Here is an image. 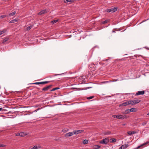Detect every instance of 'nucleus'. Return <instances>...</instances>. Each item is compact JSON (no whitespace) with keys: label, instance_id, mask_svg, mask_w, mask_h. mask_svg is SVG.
<instances>
[{"label":"nucleus","instance_id":"obj_1","mask_svg":"<svg viewBox=\"0 0 149 149\" xmlns=\"http://www.w3.org/2000/svg\"><path fill=\"white\" fill-rule=\"evenodd\" d=\"M112 117L114 118H116L118 119L123 120L127 118V117L125 115H123L121 114H118L116 115H113Z\"/></svg>","mask_w":149,"mask_h":149},{"label":"nucleus","instance_id":"obj_2","mask_svg":"<svg viewBox=\"0 0 149 149\" xmlns=\"http://www.w3.org/2000/svg\"><path fill=\"white\" fill-rule=\"evenodd\" d=\"M109 141V139L108 138H105L101 141L100 143L102 144H107Z\"/></svg>","mask_w":149,"mask_h":149},{"label":"nucleus","instance_id":"obj_3","mask_svg":"<svg viewBox=\"0 0 149 149\" xmlns=\"http://www.w3.org/2000/svg\"><path fill=\"white\" fill-rule=\"evenodd\" d=\"M17 136H20L22 137H24L27 135V133L25 132H22L19 133H17L15 134Z\"/></svg>","mask_w":149,"mask_h":149},{"label":"nucleus","instance_id":"obj_4","mask_svg":"<svg viewBox=\"0 0 149 149\" xmlns=\"http://www.w3.org/2000/svg\"><path fill=\"white\" fill-rule=\"evenodd\" d=\"M50 82L49 81H42L40 82H37L32 83V84L39 85V84H45L49 83Z\"/></svg>","mask_w":149,"mask_h":149},{"label":"nucleus","instance_id":"obj_5","mask_svg":"<svg viewBox=\"0 0 149 149\" xmlns=\"http://www.w3.org/2000/svg\"><path fill=\"white\" fill-rule=\"evenodd\" d=\"M117 10V8L116 7H113L111 9H108L107 10V11L108 12H111L113 13L116 11Z\"/></svg>","mask_w":149,"mask_h":149},{"label":"nucleus","instance_id":"obj_6","mask_svg":"<svg viewBox=\"0 0 149 149\" xmlns=\"http://www.w3.org/2000/svg\"><path fill=\"white\" fill-rule=\"evenodd\" d=\"M84 131L83 130H75L73 131L74 134H78L79 133H81L84 132Z\"/></svg>","mask_w":149,"mask_h":149},{"label":"nucleus","instance_id":"obj_7","mask_svg":"<svg viewBox=\"0 0 149 149\" xmlns=\"http://www.w3.org/2000/svg\"><path fill=\"white\" fill-rule=\"evenodd\" d=\"M74 133L73 131L72 132H69L66 133L64 135V136L65 137H68L72 136L74 135Z\"/></svg>","mask_w":149,"mask_h":149},{"label":"nucleus","instance_id":"obj_8","mask_svg":"<svg viewBox=\"0 0 149 149\" xmlns=\"http://www.w3.org/2000/svg\"><path fill=\"white\" fill-rule=\"evenodd\" d=\"M145 93V91H138L136 94V95H143Z\"/></svg>","mask_w":149,"mask_h":149},{"label":"nucleus","instance_id":"obj_9","mask_svg":"<svg viewBox=\"0 0 149 149\" xmlns=\"http://www.w3.org/2000/svg\"><path fill=\"white\" fill-rule=\"evenodd\" d=\"M52 86V85H50L46 87H45L42 89V91H47Z\"/></svg>","mask_w":149,"mask_h":149},{"label":"nucleus","instance_id":"obj_10","mask_svg":"<svg viewBox=\"0 0 149 149\" xmlns=\"http://www.w3.org/2000/svg\"><path fill=\"white\" fill-rule=\"evenodd\" d=\"M48 12V11L47 10L45 9L42 10L39 13V15H42L43 14L46 13Z\"/></svg>","mask_w":149,"mask_h":149},{"label":"nucleus","instance_id":"obj_11","mask_svg":"<svg viewBox=\"0 0 149 149\" xmlns=\"http://www.w3.org/2000/svg\"><path fill=\"white\" fill-rule=\"evenodd\" d=\"M128 146V145L125 144L122 145L120 148L119 149H125Z\"/></svg>","mask_w":149,"mask_h":149},{"label":"nucleus","instance_id":"obj_12","mask_svg":"<svg viewBox=\"0 0 149 149\" xmlns=\"http://www.w3.org/2000/svg\"><path fill=\"white\" fill-rule=\"evenodd\" d=\"M134 104H136L139 103L141 102V100H133Z\"/></svg>","mask_w":149,"mask_h":149},{"label":"nucleus","instance_id":"obj_13","mask_svg":"<svg viewBox=\"0 0 149 149\" xmlns=\"http://www.w3.org/2000/svg\"><path fill=\"white\" fill-rule=\"evenodd\" d=\"M136 133V132L135 131H129L127 132V133L129 135H131L132 134H134Z\"/></svg>","mask_w":149,"mask_h":149},{"label":"nucleus","instance_id":"obj_14","mask_svg":"<svg viewBox=\"0 0 149 149\" xmlns=\"http://www.w3.org/2000/svg\"><path fill=\"white\" fill-rule=\"evenodd\" d=\"M100 146L99 145H95L93 146V148L94 149H98L100 148Z\"/></svg>","mask_w":149,"mask_h":149},{"label":"nucleus","instance_id":"obj_15","mask_svg":"<svg viewBox=\"0 0 149 149\" xmlns=\"http://www.w3.org/2000/svg\"><path fill=\"white\" fill-rule=\"evenodd\" d=\"M40 148V147L39 146L35 145L32 148L30 147L29 149H39Z\"/></svg>","mask_w":149,"mask_h":149},{"label":"nucleus","instance_id":"obj_16","mask_svg":"<svg viewBox=\"0 0 149 149\" xmlns=\"http://www.w3.org/2000/svg\"><path fill=\"white\" fill-rule=\"evenodd\" d=\"M129 105V103H128V101L125 102L122 104L121 105L122 106H125Z\"/></svg>","mask_w":149,"mask_h":149},{"label":"nucleus","instance_id":"obj_17","mask_svg":"<svg viewBox=\"0 0 149 149\" xmlns=\"http://www.w3.org/2000/svg\"><path fill=\"white\" fill-rule=\"evenodd\" d=\"M16 12L15 11L12 13H9L8 14V16L9 17H10L11 16H13L15 15V14H16Z\"/></svg>","mask_w":149,"mask_h":149},{"label":"nucleus","instance_id":"obj_18","mask_svg":"<svg viewBox=\"0 0 149 149\" xmlns=\"http://www.w3.org/2000/svg\"><path fill=\"white\" fill-rule=\"evenodd\" d=\"M73 1L74 0H64V2L65 3H67L68 2L72 3Z\"/></svg>","mask_w":149,"mask_h":149},{"label":"nucleus","instance_id":"obj_19","mask_svg":"<svg viewBox=\"0 0 149 149\" xmlns=\"http://www.w3.org/2000/svg\"><path fill=\"white\" fill-rule=\"evenodd\" d=\"M9 38L8 37H6L3 40L2 43H5L6 42H7Z\"/></svg>","mask_w":149,"mask_h":149},{"label":"nucleus","instance_id":"obj_20","mask_svg":"<svg viewBox=\"0 0 149 149\" xmlns=\"http://www.w3.org/2000/svg\"><path fill=\"white\" fill-rule=\"evenodd\" d=\"M130 111L133 112H136V109L134 108H132L131 109H130Z\"/></svg>","mask_w":149,"mask_h":149},{"label":"nucleus","instance_id":"obj_21","mask_svg":"<svg viewBox=\"0 0 149 149\" xmlns=\"http://www.w3.org/2000/svg\"><path fill=\"white\" fill-rule=\"evenodd\" d=\"M17 21V19H14L11 20L10 22H9L10 23H15Z\"/></svg>","mask_w":149,"mask_h":149},{"label":"nucleus","instance_id":"obj_22","mask_svg":"<svg viewBox=\"0 0 149 149\" xmlns=\"http://www.w3.org/2000/svg\"><path fill=\"white\" fill-rule=\"evenodd\" d=\"M7 31V30L6 29H4L3 30L0 31V35L3 34L4 33H5Z\"/></svg>","mask_w":149,"mask_h":149},{"label":"nucleus","instance_id":"obj_23","mask_svg":"<svg viewBox=\"0 0 149 149\" xmlns=\"http://www.w3.org/2000/svg\"><path fill=\"white\" fill-rule=\"evenodd\" d=\"M128 103H129V104H131V105L134 104L133 100L128 101Z\"/></svg>","mask_w":149,"mask_h":149},{"label":"nucleus","instance_id":"obj_24","mask_svg":"<svg viewBox=\"0 0 149 149\" xmlns=\"http://www.w3.org/2000/svg\"><path fill=\"white\" fill-rule=\"evenodd\" d=\"M110 140L111 141V143H113L116 141V139L115 138L111 139Z\"/></svg>","mask_w":149,"mask_h":149},{"label":"nucleus","instance_id":"obj_25","mask_svg":"<svg viewBox=\"0 0 149 149\" xmlns=\"http://www.w3.org/2000/svg\"><path fill=\"white\" fill-rule=\"evenodd\" d=\"M88 143V141L87 140L85 139L83 141V143L84 144H87Z\"/></svg>","mask_w":149,"mask_h":149},{"label":"nucleus","instance_id":"obj_26","mask_svg":"<svg viewBox=\"0 0 149 149\" xmlns=\"http://www.w3.org/2000/svg\"><path fill=\"white\" fill-rule=\"evenodd\" d=\"M130 111V109H126L124 113L126 114L129 113Z\"/></svg>","mask_w":149,"mask_h":149},{"label":"nucleus","instance_id":"obj_27","mask_svg":"<svg viewBox=\"0 0 149 149\" xmlns=\"http://www.w3.org/2000/svg\"><path fill=\"white\" fill-rule=\"evenodd\" d=\"M149 143V141H148L146 142V143L143 144L142 145H141V146H138V147L137 148H140L141 146H142L146 144Z\"/></svg>","mask_w":149,"mask_h":149},{"label":"nucleus","instance_id":"obj_28","mask_svg":"<svg viewBox=\"0 0 149 149\" xmlns=\"http://www.w3.org/2000/svg\"><path fill=\"white\" fill-rule=\"evenodd\" d=\"M32 27V26H28L27 28V30L28 31L30 30Z\"/></svg>","mask_w":149,"mask_h":149},{"label":"nucleus","instance_id":"obj_29","mask_svg":"<svg viewBox=\"0 0 149 149\" xmlns=\"http://www.w3.org/2000/svg\"><path fill=\"white\" fill-rule=\"evenodd\" d=\"M58 21V20H53V21H52V22H51L52 23V24H54L55 23L57 22Z\"/></svg>","mask_w":149,"mask_h":149},{"label":"nucleus","instance_id":"obj_30","mask_svg":"<svg viewBox=\"0 0 149 149\" xmlns=\"http://www.w3.org/2000/svg\"><path fill=\"white\" fill-rule=\"evenodd\" d=\"M59 89V88H58V87L55 88H53V89H52V90H51V91H54L58 89Z\"/></svg>","mask_w":149,"mask_h":149},{"label":"nucleus","instance_id":"obj_31","mask_svg":"<svg viewBox=\"0 0 149 149\" xmlns=\"http://www.w3.org/2000/svg\"><path fill=\"white\" fill-rule=\"evenodd\" d=\"M94 96H91L90 97H87V98L88 100H90V99L93 98H94Z\"/></svg>","mask_w":149,"mask_h":149},{"label":"nucleus","instance_id":"obj_32","mask_svg":"<svg viewBox=\"0 0 149 149\" xmlns=\"http://www.w3.org/2000/svg\"><path fill=\"white\" fill-rule=\"evenodd\" d=\"M108 22V20H106L103 22H102V23L103 24H105L107 23Z\"/></svg>","mask_w":149,"mask_h":149},{"label":"nucleus","instance_id":"obj_33","mask_svg":"<svg viewBox=\"0 0 149 149\" xmlns=\"http://www.w3.org/2000/svg\"><path fill=\"white\" fill-rule=\"evenodd\" d=\"M6 17V15H1L0 16V18H3Z\"/></svg>","mask_w":149,"mask_h":149},{"label":"nucleus","instance_id":"obj_34","mask_svg":"<svg viewBox=\"0 0 149 149\" xmlns=\"http://www.w3.org/2000/svg\"><path fill=\"white\" fill-rule=\"evenodd\" d=\"M146 123H147V122H144L142 123V125L143 126L145 125H146Z\"/></svg>","mask_w":149,"mask_h":149},{"label":"nucleus","instance_id":"obj_35","mask_svg":"<svg viewBox=\"0 0 149 149\" xmlns=\"http://www.w3.org/2000/svg\"><path fill=\"white\" fill-rule=\"evenodd\" d=\"M3 111V109L2 108H0V111Z\"/></svg>","mask_w":149,"mask_h":149},{"label":"nucleus","instance_id":"obj_36","mask_svg":"<svg viewBox=\"0 0 149 149\" xmlns=\"http://www.w3.org/2000/svg\"><path fill=\"white\" fill-rule=\"evenodd\" d=\"M62 74H55L54 75V76H56L58 75H61Z\"/></svg>","mask_w":149,"mask_h":149},{"label":"nucleus","instance_id":"obj_37","mask_svg":"<svg viewBox=\"0 0 149 149\" xmlns=\"http://www.w3.org/2000/svg\"><path fill=\"white\" fill-rule=\"evenodd\" d=\"M4 146H5V145H1V144H0V147Z\"/></svg>","mask_w":149,"mask_h":149},{"label":"nucleus","instance_id":"obj_38","mask_svg":"<svg viewBox=\"0 0 149 149\" xmlns=\"http://www.w3.org/2000/svg\"><path fill=\"white\" fill-rule=\"evenodd\" d=\"M112 32L113 33H115V31H114V30H113L112 31Z\"/></svg>","mask_w":149,"mask_h":149},{"label":"nucleus","instance_id":"obj_39","mask_svg":"<svg viewBox=\"0 0 149 149\" xmlns=\"http://www.w3.org/2000/svg\"><path fill=\"white\" fill-rule=\"evenodd\" d=\"M38 110H39V109H37V110H35V111L36 112V111H37Z\"/></svg>","mask_w":149,"mask_h":149},{"label":"nucleus","instance_id":"obj_40","mask_svg":"<svg viewBox=\"0 0 149 149\" xmlns=\"http://www.w3.org/2000/svg\"><path fill=\"white\" fill-rule=\"evenodd\" d=\"M125 125V124H123V125Z\"/></svg>","mask_w":149,"mask_h":149},{"label":"nucleus","instance_id":"obj_41","mask_svg":"<svg viewBox=\"0 0 149 149\" xmlns=\"http://www.w3.org/2000/svg\"><path fill=\"white\" fill-rule=\"evenodd\" d=\"M147 115L149 116V112L147 114Z\"/></svg>","mask_w":149,"mask_h":149},{"label":"nucleus","instance_id":"obj_42","mask_svg":"<svg viewBox=\"0 0 149 149\" xmlns=\"http://www.w3.org/2000/svg\"><path fill=\"white\" fill-rule=\"evenodd\" d=\"M115 31H116L117 30L116 29H115Z\"/></svg>","mask_w":149,"mask_h":149}]
</instances>
